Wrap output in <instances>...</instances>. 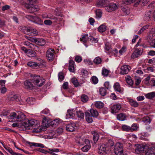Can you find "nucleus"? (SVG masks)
I'll use <instances>...</instances> for the list:
<instances>
[{
    "instance_id": "2f4dec72",
    "label": "nucleus",
    "mask_w": 155,
    "mask_h": 155,
    "mask_svg": "<svg viewBox=\"0 0 155 155\" xmlns=\"http://www.w3.org/2000/svg\"><path fill=\"white\" fill-rule=\"evenodd\" d=\"M99 150L103 152H105L106 150H108L109 149L107 146H106V144L104 143L102 144L99 148Z\"/></svg>"
},
{
    "instance_id": "6e6552de",
    "label": "nucleus",
    "mask_w": 155,
    "mask_h": 155,
    "mask_svg": "<svg viewBox=\"0 0 155 155\" xmlns=\"http://www.w3.org/2000/svg\"><path fill=\"white\" fill-rule=\"evenodd\" d=\"M131 69V67L129 65H123L120 68L121 71L120 74L123 75L127 74Z\"/></svg>"
},
{
    "instance_id": "4468645a",
    "label": "nucleus",
    "mask_w": 155,
    "mask_h": 155,
    "mask_svg": "<svg viewBox=\"0 0 155 155\" xmlns=\"http://www.w3.org/2000/svg\"><path fill=\"white\" fill-rule=\"evenodd\" d=\"M121 107V106L119 104L113 105L111 107V112L114 113L117 112L120 109Z\"/></svg>"
},
{
    "instance_id": "5fc2aeb1",
    "label": "nucleus",
    "mask_w": 155,
    "mask_h": 155,
    "mask_svg": "<svg viewBox=\"0 0 155 155\" xmlns=\"http://www.w3.org/2000/svg\"><path fill=\"white\" fill-rule=\"evenodd\" d=\"M17 116V114L13 112L8 117L10 119H14L15 118L16 119V117Z\"/></svg>"
},
{
    "instance_id": "ea45409f",
    "label": "nucleus",
    "mask_w": 155,
    "mask_h": 155,
    "mask_svg": "<svg viewBox=\"0 0 155 155\" xmlns=\"http://www.w3.org/2000/svg\"><path fill=\"white\" fill-rule=\"evenodd\" d=\"M149 26V25H147L143 27L138 31V34L140 35L145 30L148 28Z\"/></svg>"
},
{
    "instance_id": "de8ad7c7",
    "label": "nucleus",
    "mask_w": 155,
    "mask_h": 155,
    "mask_svg": "<svg viewBox=\"0 0 155 155\" xmlns=\"http://www.w3.org/2000/svg\"><path fill=\"white\" fill-rule=\"evenodd\" d=\"M126 80L128 84L131 85L133 84V82L130 77H127L126 78Z\"/></svg>"
},
{
    "instance_id": "4d7b16f0",
    "label": "nucleus",
    "mask_w": 155,
    "mask_h": 155,
    "mask_svg": "<svg viewBox=\"0 0 155 155\" xmlns=\"http://www.w3.org/2000/svg\"><path fill=\"white\" fill-rule=\"evenodd\" d=\"M105 49L106 51H110V46L108 42L105 44Z\"/></svg>"
},
{
    "instance_id": "e2e57ef3",
    "label": "nucleus",
    "mask_w": 155,
    "mask_h": 155,
    "mask_svg": "<svg viewBox=\"0 0 155 155\" xmlns=\"http://www.w3.org/2000/svg\"><path fill=\"white\" fill-rule=\"evenodd\" d=\"M76 142L77 143L81 145H83L84 144L83 140V139L81 138H78L77 140H76Z\"/></svg>"
},
{
    "instance_id": "473e14b6",
    "label": "nucleus",
    "mask_w": 155,
    "mask_h": 155,
    "mask_svg": "<svg viewBox=\"0 0 155 155\" xmlns=\"http://www.w3.org/2000/svg\"><path fill=\"white\" fill-rule=\"evenodd\" d=\"M89 39V38L88 37V35L87 34H84L80 39L81 41L83 42L84 43L86 42Z\"/></svg>"
},
{
    "instance_id": "a18cd8bd",
    "label": "nucleus",
    "mask_w": 155,
    "mask_h": 155,
    "mask_svg": "<svg viewBox=\"0 0 155 155\" xmlns=\"http://www.w3.org/2000/svg\"><path fill=\"white\" fill-rule=\"evenodd\" d=\"M71 81L75 87H77L78 86L79 83L77 78H73Z\"/></svg>"
},
{
    "instance_id": "37998d69",
    "label": "nucleus",
    "mask_w": 155,
    "mask_h": 155,
    "mask_svg": "<svg viewBox=\"0 0 155 155\" xmlns=\"http://www.w3.org/2000/svg\"><path fill=\"white\" fill-rule=\"evenodd\" d=\"M88 100V96L85 94H83L81 97V100L83 102H87Z\"/></svg>"
},
{
    "instance_id": "4c0bfd02",
    "label": "nucleus",
    "mask_w": 155,
    "mask_h": 155,
    "mask_svg": "<svg viewBox=\"0 0 155 155\" xmlns=\"http://www.w3.org/2000/svg\"><path fill=\"white\" fill-rule=\"evenodd\" d=\"M93 134V141L94 143H96L99 139V136L98 134L95 132H94Z\"/></svg>"
},
{
    "instance_id": "9d476101",
    "label": "nucleus",
    "mask_w": 155,
    "mask_h": 155,
    "mask_svg": "<svg viewBox=\"0 0 155 155\" xmlns=\"http://www.w3.org/2000/svg\"><path fill=\"white\" fill-rule=\"evenodd\" d=\"M143 50L142 49H136L132 54L131 58L134 59L140 56L142 54Z\"/></svg>"
},
{
    "instance_id": "72a5a7b5",
    "label": "nucleus",
    "mask_w": 155,
    "mask_h": 155,
    "mask_svg": "<svg viewBox=\"0 0 155 155\" xmlns=\"http://www.w3.org/2000/svg\"><path fill=\"white\" fill-rule=\"evenodd\" d=\"M106 29V26L104 24L101 25L98 28V31L101 32L105 31Z\"/></svg>"
},
{
    "instance_id": "13d9d810",
    "label": "nucleus",
    "mask_w": 155,
    "mask_h": 155,
    "mask_svg": "<svg viewBox=\"0 0 155 155\" xmlns=\"http://www.w3.org/2000/svg\"><path fill=\"white\" fill-rule=\"evenodd\" d=\"M59 123L58 119H56L51 122V125H57Z\"/></svg>"
},
{
    "instance_id": "412c9836",
    "label": "nucleus",
    "mask_w": 155,
    "mask_h": 155,
    "mask_svg": "<svg viewBox=\"0 0 155 155\" xmlns=\"http://www.w3.org/2000/svg\"><path fill=\"white\" fill-rule=\"evenodd\" d=\"M38 32L35 29H33L32 28H30L28 35L31 36H36Z\"/></svg>"
},
{
    "instance_id": "f3484780",
    "label": "nucleus",
    "mask_w": 155,
    "mask_h": 155,
    "mask_svg": "<svg viewBox=\"0 0 155 155\" xmlns=\"http://www.w3.org/2000/svg\"><path fill=\"white\" fill-rule=\"evenodd\" d=\"M74 110L73 109L68 110L67 111V114L66 115V118H73L74 115Z\"/></svg>"
},
{
    "instance_id": "0eeeda50",
    "label": "nucleus",
    "mask_w": 155,
    "mask_h": 155,
    "mask_svg": "<svg viewBox=\"0 0 155 155\" xmlns=\"http://www.w3.org/2000/svg\"><path fill=\"white\" fill-rule=\"evenodd\" d=\"M118 8V6L116 4L111 3L108 5L106 7V10L108 12H111L115 10Z\"/></svg>"
},
{
    "instance_id": "1a4fd4ad",
    "label": "nucleus",
    "mask_w": 155,
    "mask_h": 155,
    "mask_svg": "<svg viewBox=\"0 0 155 155\" xmlns=\"http://www.w3.org/2000/svg\"><path fill=\"white\" fill-rule=\"evenodd\" d=\"M24 87L25 89L30 90H32L34 88V86L31 82L29 80H27L24 82Z\"/></svg>"
},
{
    "instance_id": "0e129e2a",
    "label": "nucleus",
    "mask_w": 155,
    "mask_h": 155,
    "mask_svg": "<svg viewBox=\"0 0 155 155\" xmlns=\"http://www.w3.org/2000/svg\"><path fill=\"white\" fill-rule=\"evenodd\" d=\"M126 49L127 48L125 47L124 46L122 47L121 49L119 51L120 54H122L123 53L125 52L126 51Z\"/></svg>"
},
{
    "instance_id": "ddd939ff",
    "label": "nucleus",
    "mask_w": 155,
    "mask_h": 155,
    "mask_svg": "<svg viewBox=\"0 0 155 155\" xmlns=\"http://www.w3.org/2000/svg\"><path fill=\"white\" fill-rule=\"evenodd\" d=\"M107 1L106 0H98L96 3L97 6L98 7H105L107 5Z\"/></svg>"
},
{
    "instance_id": "680f3d73",
    "label": "nucleus",
    "mask_w": 155,
    "mask_h": 155,
    "mask_svg": "<svg viewBox=\"0 0 155 155\" xmlns=\"http://www.w3.org/2000/svg\"><path fill=\"white\" fill-rule=\"evenodd\" d=\"M155 33V28H153L151 29L150 31L149 36L150 37H153Z\"/></svg>"
},
{
    "instance_id": "bb28decb",
    "label": "nucleus",
    "mask_w": 155,
    "mask_h": 155,
    "mask_svg": "<svg viewBox=\"0 0 155 155\" xmlns=\"http://www.w3.org/2000/svg\"><path fill=\"white\" fill-rule=\"evenodd\" d=\"M139 125L136 123H134L130 127L131 132H133L136 131L139 128Z\"/></svg>"
},
{
    "instance_id": "3c124183",
    "label": "nucleus",
    "mask_w": 155,
    "mask_h": 155,
    "mask_svg": "<svg viewBox=\"0 0 155 155\" xmlns=\"http://www.w3.org/2000/svg\"><path fill=\"white\" fill-rule=\"evenodd\" d=\"M92 82L94 84H96L98 83V78L95 76H93L91 78Z\"/></svg>"
},
{
    "instance_id": "f257e3e1",
    "label": "nucleus",
    "mask_w": 155,
    "mask_h": 155,
    "mask_svg": "<svg viewBox=\"0 0 155 155\" xmlns=\"http://www.w3.org/2000/svg\"><path fill=\"white\" fill-rule=\"evenodd\" d=\"M30 80L35 85L39 87L42 86L45 84V81L42 77L35 74L31 75Z\"/></svg>"
},
{
    "instance_id": "f8f14e48",
    "label": "nucleus",
    "mask_w": 155,
    "mask_h": 155,
    "mask_svg": "<svg viewBox=\"0 0 155 155\" xmlns=\"http://www.w3.org/2000/svg\"><path fill=\"white\" fill-rule=\"evenodd\" d=\"M76 126L74 123H71L67 124L66 127V130L68 131L72 132L74 130Z\"/></svg>"
},
{
    "instance_id": "7ed1b4c3",
    "label": "nucleus",
    "mask_w": 155,
    "mask_h": 155,
    "mask_svg": "<svg viewBox=\"0 0 155 155\" xmlns=\"http://www.w3.org/2000/svg\"><path fill=\"white\" fill-rule=\"evenodd\" d=\"M36 121L34 120H27L22 123V126L24 127L25 130H30L35 124Z\"/></svg>"
},
{
    "instance_id": "a878e982",
    "label": "nucleus",
    "mask_w": 155,
    "mask_h": 155,
    "mask_svg": "<svg viewBox=\"0 0 155 155\" xmlns=\"http://www.w3.org/2000/svg\"><path fill=\"white\" fill-rule=\"evenodd\" d=\"M152 14L150 12H147L144 17V20L146 21L149 20L151 18Z\"/></svg>"
},
{
    "instance_id": "7c9ffc66",
    "label": "nucleus",
    "mask_w": 155,
    "mask_h": 155,
    "mask_svg": "<svg viewBox=\"0 0 155 155\" xmlns=\"http://www.w3.org/2000/svg\"><path fill=\"white\" fill-rule=\"evenodd\" d=\"M129 102L130 105L134 107H136L138 105V103L132 99H130L129 100Z\"/></svg>"
},
{
    "instance_id": "8fccbe9b",
    "label": "nucleus",
    "mask_w": 155,
    "mask_h": 155,
    "mask_svg": "<svg viewBox=\"0 0 155 155\" xmlns=\"http://www.w3.org/2000/svg\"><path fill=\"white\" fill-rule=\"evenodd\" d=\"M94 62L96 64H100L101 62V59L100 57H97L94 59Z\"/></svg>"
},
{
    "instance_id": "6ab92c4d",
    "label": "nucleus",
    "mask_w": 155,
    "mask_h": 155,
    "mask_svg": "<svg viewBox=\"0 0 155 155\" xmlns=\"http://www.w3.org/2000/svg\"><path fill=\"white\" fill-rule=\"evenodd\" d=\"M26 17L29 20L35 23H36V21L37 20H38V21L41 20L38 17L30 15H26Z\"/></svg>"
},
{
    "instance_id": "09e8293b",
    "label": "nucleus",
    "mask_w": 155,
    "mask_h": 155,
    "mask_svg": "<svg viewBox=\"0 0 155 155\" xmlns=\"http://www.w3.org/2000/svg\"><path fill=\"white\" fill-rule=\"evenodd\" d=\"M18 99V97L16 95H14L9 98L8 100L10 101H17Z\"/></svg>"
},
{
    "instance_id": "a211bd4d",
    "label": "nucleus",
    "mask_w": 155,
    "mask_h": 155,
    "mask_svg": "<svg viewBox=\"0 0 155 155\" xmlns=\"http://www.w3.org/2000/svg\"><path fill=\"white\" fill-rule=\"evenodd\" d=\"M2 144L5 149L12 155H23L22 154L16 153L14 152L11 148L9 147H6L3 143L1 142Z\"/></svg>"
},
{
    "instance_id": "cd10ccee",
    "label": "nucleus",
    "mask_w": 155,
    "mask_h": 155,
    "mask_svg": "<svg viewBox=\"0 0 155 155\" xmlns=\"http://www.w3.org/2000/svg\"><path fill=\"white\" fill-rule=\"evenodd\" d=\"M30 28L26 27L25 26H22L20 28V29L21 31L24 33L28 35Z\"/></svg>"
},
{
    "instance_id": "6e6d98bb",
    "label": "nucleus",
    "mask_w": 155,
    "mask_h": 155,
    "mask_svg": "<svg viewBox=\"0 0 155 155\" xmlns=\"http://www.w3.org/2000/svg\"><path fill=\"white\" fill-rule=\"evenodd\" d=\"M96 14L97 18H100L101 17L102 12L101 11L99 10H97L96 12Z\"/></svg>"
},
{
    "instance_id": "338daca9",
    "label": "nucleus",
    "mask_w": 155,
    "mask_h": 155,
    "mask_svg": "<svg viewBox=\"0 0 155 155\" xmlns=\"http://www.w3.org/2000/svg\"><path fill=\"white\" fill-rule=\"evenodd\" d=\"M82 58L81 56H77L76 57L75 60L77 62H80L82 61Z\"/></svg>"
},
{
    "instance_id": "bf43d9fd",
    "label": "nucleus",
    "mask_w": 155,
    "mask_h": 155,
    "mask_svg": "<svg viewBox=\"0 0 155 155\" xmlns=\"http://www.w3.org/2000/svg\"><path fill=\"white\" fill-rule=\"evenodd\" d=\"M32 145L34 146L39 147L41 148H44L45 147V146L41 143H32Z\"/></svg>"
},
{
    "instance_id": "49530a36",
    "label": "nucleus",
    "mask_w": 155,
    "mask_h": 155,
    "mask_svg": "<svg viewBox=\"0 0 155 155\" xmlns=\"http://www.w3.org/2000/svg\"><path fill=\"white\" fill-rule=\"evenodd\" d=\"M100 93L102 96H104L106 93V90L104 87H101L100 89Z\"/></svg>"
},
{
    "instance_id": "e433bc0d",
    "label": "nucleus",
    "mask_w": 155,
    "mask_h": 155,
    "mask_svg": "<svg viewBox=\"0 0 155 155\" xmlns=\"http://www.w3.org/2000/svg\"><path fill=\"white\" fill-rule=\"evenodd\" d=\"M95 106L97 108H101L104 106V104L101 101H97L95 103Z\"/></svg>"
},
{
    "instance_id": "a19ab883",
    "label": "nucleus",
    "mask_w": 155,
    "mask_h": 155,
    "mask_svg": "<svg viewBox=\"0 0 155 155\" xmlns=\"http://www.w3.org/2000/svg\"><path fill=\"white\" fill-rule=\"evenodd\" d=\"M151 121L150 117L147 116L145 117L143 119V121L145 124H150L151 122Z\"/></svg>"
},
{
    "instance_id": "423d86ee",
    "label": "nucleus",
    "mask_w": 155,
    "mask_h": 155,
    "mask_svg": "<svg viewBox=\"0 0 155 155\" xmlns=\"http://www.w3.org/2000/svg\"><path fill=\"white\" fill-rule=\"evenodd\" d=\"M48 150L50 151L47 150H45L43 149H40L39 151L41 153L45 154H47V153H49L53 155H58V154L55 153L54 152H58L59 151V150L57 148H53V149H48Z\"/></svg>"
},
{
    "instance_id": "393cba45",
    "label": "nucleus",
    "mask_w": 155,
    "mask_h": 155,
    "mask_svg": "<svg viewBox=\"0 0 155 155\" xmlns=\"http://www.w3.org/2000/svg\"><path fill=\"white\" fill-rule=\"evenodd\" d=\"M117 118L119 120L124 121L126 120V115L123 113H120L117 115Z\"/></svg>"
},
{
    "instance_id": "20e7f679",
    "label": "nucleus",
    "mask_w": 155,
    "mask_h": 155,
    "mask_svg": "<svg viewBox=\"0 0 155 155\" xmlns=\"http://www.w3.org/2000/svg\"><path fill=\"white\" fill-rule=\"evenodd\" d=\"M25 7L28 10L29 12L31 13L37 12L40 9L38 6L34 5L33 4H26Z\"/></svg>"
},
{
    "instance_id": "4be33fe9",
    "label": "nucleus",
    "mask_w": 155,
    "mask_h": 155,
    "mask_svg": "<svg viewBox=\"0 0 155 155\" xmlns=\"http://www.w3.org/2000/svg\"><path fill=\"white\" fill-rule=\"evenodd\" d=\"M27 55L30 57H37V55L36 53L33 50L29 49L27 53Z\"/></svg>"
},
{
    "instance_id": "c9c22d12",
    "label": "nucleus",
    "mask_w": 155,
    "mask_h": 155,
    "mask_svg": "<svg viewBox=\"0 0 155 155\" xmlns=\"http://www.w3.org/2000/svg\"><path fill=\"white\" fill-rule=\"evenodd\" d=\"M77 117L81 119H84V114L81 110H78L76 112Z\"/></svg>"
},
{
    "instance_id": "864d4df0",
    "label": "nucleus",
    "mask_w": 155,
    "mask_h": 155,
    "mask_svg": "<svg viewBox=\"0 0 155 155\" xmlns=\"http://www.w3.org/2000/svg\"><path fill=\"white\" fill-rule=\"evenodd\" d=\"M90 147L89 145H86L81 148L82 150L84 152H87L90 148Z\"/></svg>"
},
{
    "instance_id": "aec40b11",
    "label": "nucleus",
    "mask_w": 155,
    "mask_h": 155,
    "mask_svg": "<svg viewBox=\"0 0 155 155\" xmlns=\"http://www.w3.org/2000/svg\"><path fill=\"white\" fill-rule=\"evenodd\" d=\"M27 65L28 66L31 67L33 68H39L40 65L39 63H37L34 62L30 61L28 63Z\"/></svg>"
},
{
    "instance_id": "c85d7f7f",
    "label": "nucleus",
    "mask_w": 155,
    "mask_h": 155,
    "mask_svg": "<svg viewBox=\"0 0 155 155\" xmlns=\"http://www.w3.org/2000/svg\"><path fill=\"white\" fill-rule=\"evenodd\" d=\"M146 97L149 99H152L155 97V92H152L146 94L145 95Z\"/></svg>"
},
{
    "instance_id": "79ce46f5",
    "label": "nucleus",
    "mask_w": 155,
    "mask_h": 155,
    "mask_svg": "<svg viewBox=\"0 0 155 155\" xmlns=\"http://www.w3.org/2000/svg\"><path fill=\"white\" fill-rule=\"evenodd\" d=\"M35 101V99L32 97H28L26 99L27 103L30 104H33Z\"/></svg>"
},
{
    "instance_id": "5701e85b",
    "label": "nucleus",
    "mask_w": 155,
    "mask_h": 155,
    "mask_svg": "<svg viewBox=\"0 0 155 155\" xmlns=\"http://www.w3.org/2000/svg\"><path fill=\"white\" fill-rule=\"evenodd\" d=\"M45 41L42 38H37L35 44L41 46H43L45 44Z\"/></svg>"
},
{
    "instance_id": "39448f33",
    "label": "nucleus",
    "mask_w": 155,
    "mask_h": 155,
    "mask_svg": "<svg viewBox=\"0 0 155 155\" xmlns=\"http://www.w3.org/2000/svg\"><path fill=\"white\" fill-rule=\"evenodd\" d=\"M54 49L49 48L46 52V57L48 60L52 61L54 58Z\"/></svg>"
},
{
    "instance_id": "dca6fc26",
    "label": "nucleus",
    "mask_w": 155,
    "mask_h": 155,
    "mask_svg": "<svg viewBox=\"0 0 155 155\" xmlns=\"http://www.w3.org/2000/svg\"><path fill=\"white\" fill-rule=\"evenodd\" d=\"M85 115L86 120L87 121L88 123H91L93 122L92 117L90 113L87 111L85 112Z\"/></svg>"
},
{
    "instance_id": "b1692460",
    "label": "nucleus",
    "mask_w": 155,
    "mask_h": 155,
    "mask_svg": "<svg viewBox=\"0 0 155 155\" xmlns=\"http://www.w3.org/2000/svg\"><path fill=\"white\" fill-rule=\"evenodd\" d=\"M89 111L91 114V115L94 117H97L98 115V112L96 109L92 108L90 109Z\"/></svg>"
},
{
    "instance_id": "58836bf2",
    "label": "nucleus",
    "mask_w": 155,
    "mask_h": 155,
    "mask_svg": "<svg viewBox=\"0 0 155 155\" xmlns=\"http://www.w3.org/2000/svg\"><path fill=\"white\" fill-rule=\"evenodd\" d=\"M105 143L109 148V147L113 146L114 145V142L111 140H108Z\"/></svg>"
},
{
    "instance_id": "603ef678",
    "label": "nucleus",
    "mask_w": 155,
    "mask_h": 155,
    "mask_svg": "<svg viewBox=\"0 0 155 155\" xmlns=\"http://www.w3.org/2000/svg\"><path fill=\"white\" fill-rule=\"evenodd\" d=\"M109 73L108 71L105 68H103L102 70V75L104 77L107 76Z\"/></svg>"
},
{
    "instance_id": "052dcab7",
    "label": "nucleus",
    "mask_w": 155,
    "mask_h": 155,
    "mask_svg": "<svg viewBox=\"0 0 155 155\" xmlns=\"http://www.w3.org/2000/svg\"><path fill=\"white\" fill-rule=\"evenodd\" d=\"M145 155H155V151L150 150L146 153Z\"/></svg>"
},
{
    "instance_id": "2eb2a0df",
    "label": "nucleus",
    "mask_w": 155,
    "mask_h": 155,
    "mask_svg": "<svg viewBox=\"0 0 155 155\" xmlns=\"http://www.w3.org/2000/svg\"><path fill=\"white\" fill-rule=\"evenodd\" d=\"M114 88L115 91L122 93L123 92V89L120 87L119 83L116 82L114 85Z\"/></svg>"
},
{
    "instance_id": "c03bdc74",
    "label": "nucleus",
    "mask_w": 155,
    "mask_h": 155,
    "mask_svg": "<svg viewBox=\"0 0 155 155\" xmlns=\"http://www.w3.org/2000/svg\"><path fill=\"white\" fill-rule=\"evenodd\" d=\"M43 17L45 18H49L51 19H54L55 21H56L58 20V19L56 17L51 15H46V16L45 15V16H43Z\"/></svg>"
},
{
    "instance_id": "f704fd0d",
    "label": "nucleus",
    "mask_w": 155,
    "mask_h": 155,
    "mask_svg": "<svg viewBox=\"0 0 155 155\" xmlns=\"http://www.w3.org/2000/svg\"><path fill=\"white\" fill-rule=\"evenodd\" d=\"M25 118V116L23 113H20L18 114L16 117V119L19 120H23Z\"/></svg>"
},
{
    "instance_id": "c756f323",
    "label": "nucleus",
    "mask_w": 155,
    "mask_h": 155,
    "mask_svg": "<svg viewBox=\"0 0 155 155\" xmlns=\"http://www.w3.org/2000/svg\"><path fill=\"white\" fill-rule=\"evenodd\" d=\"M122 130L125 131L131 132L130 127L125 124L123 125L122 126Z\"/></svg>"
},
{
    "instance_id": "9b49d317",
    "label": "nucleus",
    "mask_w": 155,
    "mask_h": 155,
    "mask_svg": "<svg viewBox=\"0 0 155 155\" xmlns=\"http://www.w3.org/2000/svg\"><path fill=\"white\" fill-rule=\"evenodd\" d=\"M136 147L135 151L137 153L139 154L144 152V147L143 145L137 144L136 145Z\"/></svg>"
},
{
    "instance_id": "69168bd1",
    "label": "nucleus",
    "mask_w": 155,
    "mask_h": 155,
    "mask_svg": "<svg viewBox=\"0 0 155 155\" xmlns=\"http://www.w3.org/2000/svg\"><path fill=\"white\" fill-rule=\"evenodd\" d=\"M58 78L61 81H62L64 78L63 74L62 72H60L58 74Z\"/></svg>"
},
{
    "instance_id": "f03ea898",
    "label": "nucleus",
    "mask_w": 155,
    "mask_h": 155,
    "mask_svg": "<svg viewBox=\"0 0 155 155\" xmlns=\"http://www.w3.org/2000/svg\"><path fill=\"white\" fill-rule=\"evenodd\" d=\"M114 150L116 155H125L123 153V145L122 143L119 142L116 143Z\"/></svg>"
},
{
    "instance_id": "774afa93",
    "label": "nucleus",
    "mask_w": 155,
    "mask_h": 155,
    "mask_svg": "<svg viewBox=\"0 0 155 155\" xmlns=\"http://www.w3.org/2000/svg\"><path fill=\"white\" fill-rule=\"evenodd\" d=\"M10 8V6L8 5H5L2 7V10L3 11L9 9Z\"/></svg>"
}]
</instances>
